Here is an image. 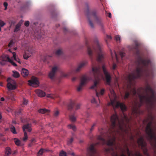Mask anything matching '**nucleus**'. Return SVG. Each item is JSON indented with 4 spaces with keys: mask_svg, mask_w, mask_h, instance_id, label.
I'll return each instance as SVG.
<instances>
[{
    "mask_svg": "<svg viewBox=\"0 0 156 156\" xmlns=\"http://www.w3.org/2000/svg\"><path fill=\"white\" fill-rule=\"evenodd\" d=\"M92 73L94 80V84L90 87V89H94L97 87L101 79L103 78V74L100 66L93 67Z\"/></svg>",
    "mask_w": 156,
    "mask_h": 156,
    "instance_id": "nucleus-5",
    "label": "nucleus"
},
{
    "mask_svg": "<svg viewBox=\"0 0 156 156\" xmlns=\"http://www.w3.org/2000/svg\"><path fill=\"white\" fill-rule=\"evenodd\" d=\"M29 22L28 21H26L25 22L24 25L26 27H28L29 25Z\"/></svg>",
    "mask_w": 156,
    "mask_h": 156,
    "instance_id": "nucleus-53",
    "label": "nucleus"
},
{
    "mask_svg": "<svg viewBox=\"0 0 156 156\" xmlns=\"http://www.w3.org/2000/svg\"><path fill=\"white\" fill-rule=\"evenodd\" d=\"M139 147H140L143 151L144 154L146 156H149L147 152V150L146 147V144L144 141V140L142 137L139 138L137 141Z\"/></svg>",
    "mask_w": 156,
    "mask_h": 156,
    "instance_id": "nucleus-8",
    "label": "nucleus"
},
{
    "mask_svg": "<svg viewBox=\"0 0 156 156\" xmlns=\"http://www.w3.org/2000/svg\"><path fill=\"white\" fill-rule=\"evenodd\" d=\"M3 5L5 7V10H6L7 9V7L8 5V3L6 2H4Z\"/></svg>",
    "mask_w": 156,
    "mask_h": 156,
    "instance_id": "nucleus-50",
    "label": "nucleus"
},
{
    "mask_svg": "<svg viewBox=\"0 0 156 156\" xmlns=\"http://www.w3.org/2000/svg\"><path fill=\"white\" fill-rule=\"evenodd\" d=\"M1 100L2 101H4L5 100L4 98H2L1 99Z\"/></svg>",
    "mask_w": 156,
    "mask_h": 156,
    "instance_id": "nucleus-62",
    "label": "nucleus"
},
{
    "mask_svg": "<svg viewBox=\"0 0 156 156\" xmlns=\"http://www.w3.org/2000/svg\"><path fill=\"white\" fill-rule=\"evenodd\" d=\"M21 73L23 76L26 77L28 75L29 73L27 70L24 68H23L21 71Z\"/></svg>",
    "mask_w": 156,
    "mask_h": 156,
    "instance_id": "nucleus-21",
    "label": "nucleus"
},
{
    "mask_svg": "<svg viewBox=\"0 0 156 156\" xmlns=\"http://www.w3.org/2000/svg\"><path fill=\"white\" fill-rule=\"evenodd\" d=\"M62 50L60 49H58L55 52V54L58 55H62Z\"/></svg>",
    "mask_w": 156,
    "mask_h": 156,
    "instance_id": "nucleus-34",
    "label": "nucleus"
},
{
    "mask_svg": "<svg viewBox=\"0 0 156 156\" xmlns=\"http://www.w3.org/2000/svg\"><path fill=\"white\" fill-rule=\"evenodd\" d=\"M7 87L9 90H14L16 88V83L13 81L9 82L7 84Z\"/></svg>",
    "mask_w": 156,
    "mask_h": 156,
    "instance_id": "nucleus-18",
    "label": "nucleus"
},
{
    "mask_svg": "<svg viewBox=\"0 0 156 156\" xmlns=\"http://www.w3.org/2000/svg\"><path fill=\"white\" fill-rule=\"evenodd\" d=\"M12 53L14 60L20 64L21 63V62L20 61V60L18 58H16V53L15 52H13Z\"/></svg>",
    "mask_w": 156,
    "mask_h": 156,
    "instance_id": "nucleus-29",
    "label": "nucleus"
},
{
    "mask_svg": "<svg viewBox=\"0 0 156 156\" xmlns=\"http://www.w3.org/2000/svg\"><path fill=\"white\" fill-rule=\"evenodd\" d=\"M73 141V138H71L70 140L68 141L67 144L69 145H70Z\"/></svg>",
    "mask_w": 156,
    "mask_h": 156,
    "instance_id": "nucleus-45",
    "label": "nucleus"
},
{
    "mask_svg": "<svg viewBox=\"0 0 156 156\" xmlns=\"http://www.w3.org/2000/svg\"><path fill=\"white\" fill-rule=\"evenodd\" d=\"M24 137L22 141L20 140L17 138H14V142L16 145L19 146H22L24 145V142L27 140L28 137L26 132H24Z\"/></svg>",
    "mask_w": 156,
    "mask_h": 156,
    "instance_id": "nucleus-14",
    "label": "nucleus"
},
{
    "mask_svg": "<svg viewBox=\"0 0 156 156\" xmlns=\"http://www.w3.org/2000/svg\"><path fill=\"white\" fill-rule=\"evenodd\" d=\"M28 103V101L27 100H26L25 99H23V104L24 105H26Z\"/></svg>",
    "mask_w": 156,
    "mask_h": 156,
    "instance_id": "nucleus-52",
    "label": "nucleus"
},
{
    "mask_svg": "<svg viewBox=\"0 0 156 156\" xmlns=\"http://www.w3.org/2000/svg\"><path fill=\"white\" fill-rule=\"evenodd\" d=\"M94 43L96 46V48H93V49L97 54V60L99 62H101L104 58L105 53L102 50L103 45L101 43L99 42L96 37L94 40Z\"/></svg>",
    "mask_w": 156,
    "mask_h": 156,
    "instance_id": "nucleus-6",
    "label": "nucleus"
},
{
    "mask_svg": "<svg viewBox=\"0 0 156 156\" xmlns=\"http://www.w3.org/2000/svg\"><path fill=\"white\" fill-rule=\"evenodd\" d=\"M96 126V123H94L93 125L92 126L91 128L90 129V133H91L92 131L94 129V127Z\"/></svg>",
    "mask_w": 156,
    "mask_h": 156,
    "instance_id": "nucleus-43",
    "label": "nucleus"
},
{
    "mask_svg": "<svg viewBox=\"0 0 156 156\" xmlns=\"http://www.w3.org/2000/svg\"><path fill=\"white\" fill-rule=\"evenodd\" d=\"M11 154V149L9 147H7L5 148V154L9 156Z\"/></svg>",
    "mask_w": 156,
    "mask_h": 156,
    "instance_id": "nucleus-27",
    "label": "nucleus"
},
{
    "mask_svg": "<svg viewBox=\"0 0 156 156\" xmlns=\"http://www.w3.org/2000/svg\"><path fill=\"white\" fill-rule=\"evenodd\" d=\"M29 84L34 87H37L39 86V82L36 77H32L31 79L28 81Z\"/></svg>",
    "mask_w": 156,
    "mask_h": 156,
    "instance_id": "nucleus-15",
    "label": "nucleus"
},
{
    "mask_svg": "<svg viewBox=\"0 0 156 156\" xmlns=\"http://www.w3.org/2000/svg\"><path fill=\"white\" fill-rule=\"evenodd\" d=\"M87 64V62L86 61H83L81 62L78 65L77 67L76 68L71 70V73L70 74H65L64 76L65 77H66L71 74H74L79 72L82 69L86 66Z\"/></svg>",
    "mask_w": 156,
    "mask_h": 156,
    "instance_id": "nucleus-11",
    "label": "nucleus"
},
{
    "mask_svg": "<svg viewBox=\"0 0 156 156\" xmlns=\"http://www.w3.org/2000/svg\"><path fill=\"white\" fill-rule=\"evenodd\" d=\"M105 91V90L104 89H101L100 92H98L97 90H96L95 92L96 96L98 98H99V97L103 95ZM98 99L99 100V102H98L96 101L95 98H93L91 100V103L93 104H94L96 105V107H98V106H99L100 104L99 98H98Z\"/></svg>",
    "mask_w": 156,
    "mask_h": 156,
    "instance_id": "nucleus-12",
    "label": "nucleus"
},
{
    "mask_svg": "<svg viewBox=\"0 0 156 156\" xmlns=\"http://www.w3.org/2000/svg\"><path fill=\"white\" fill-rule=\"evenodd\" d=\"M33 145V143H32L31 142V143L30 144H29V146H30V147H31L32 146V145Z\"/></svg>",
    "mask_w": 156,
    "mask_h": 156,
    "instance_id": "nucleus-63",
    "label": "nucleus"
},
{
    "mask_svg": "<svg viewBox=\"0 0 156 156\" xmlns=\"http://www.w3.org/2000/svg\"><path fill=\"white\" fill-rule=\"evenodd\" d=\"M115 39L116 41H118L119 40H120V37L119 35H116L115 36Z\"/></svg>",
    "mask_w": 156,
    "mask_h": 156,
    "instance_id": "nucleus-46",
    "label": "nucleus"
},
{
    "mask_svg": "<svg viewBox=\"0 0 156 156\" xmlns=\"http://www.w3.org/2000/svg\"><path fill=\"white\" fill-rule=\"evenodd\" d=\"M68 127L69 129H72L74 131H75L76 130V126L73 125L69 124L68 126Z\"/></svg>",
    "mask_w": 156,
    "mask_h": 156,
    "instance_id": "nucleus-33",
    "label": "nucleus"
},
{
    "mask_svg": "<svg viewBox=\"0 0 156 156\" xmlns=\"http://www.w3.org/2000/svg\"><path fill=\"white\" fill-rule=\"evenodd\" d=\"M139 45L138 43H136L135 45H132L129 48L130 51L136 52L137 56L135 62L136 65V70L128 76V79L130 83L137 78H141L143 77L151 78L154 76L152 69L149 67L151 66V61L149 59H144L141 57L138 48Z\"/></svg>",
    "mask_w": 156,
    "mask_h": 156,
    "instance_id": "nucleus-2",
    "label": "nucleus"
},
{
    "mask_svg": "<svg viewBox=\"0 0 156 156\" xmlns=\"http://www.w3.org/2000/svg\"><path fill=\"white\" fill-rule=\"evenodd\" d=\"M36 93L40 97H44L46 95L45 92L40 90H37L35 91Z\"/></svg>",
    "mask_w": 156,
    "mask_h": 156,
    "instance_id": "nucleus-20",
    "label": "nucleus"
},
{
    "mask_svg": "<svg viewBox=\"0 0 156 156\" xmlns=\"http://www.w3.org/2000/svg\"><path fill=\"white\" fill-rule=\"evenodd\" d=\"M9 62L10 63L14 66H17L16 64L11 59H9Z\"/></svg>",
    "mask_w": 156,
    "mask_h": 156,
    "instance_id": "nucleus-40",
    "label": "nucleus"
},
{
    "mask_svg": "<svg viewBox=\"0 0 156 156\" xmlns=\"http://www.w3.org/2000/svg\"><path fill=\"white\" fill-rule=\"evenodd\" d=\"M21 110H20V111H19L18 112H17V114L18 115H20V114H21Z\"/></svg>",
    "mask_w": 156,
    "mask_h": 156,
    "instance_id": "nucleus-64",
    "label": "nucleus"
},
{
    "mask_svg": "<svg viewBox=\"0 0 156 156\" xmlns=\"http://www.w3.org/2000/svg\"><path fill=\"white\" fill-rule=\"evenodd\" d=\"M36 142V140H35L33 138V139H32V140H31V142L32 143H33V144H34Z\"/></svg>",
    "mask_w": 156,
    "mask_h": 156,
    "instance_id": "nucleus-56",
    "label": "nucleus"
},
{
    "mask_svg": "<svg viewBox=\"0 0 156 156\" xmlns=\"http://www.w3.org/2000/svg\"><path fill=\"white\" fill-rule=\"evenodd\" d=\"M13 44V40H11L10 41L9 43V44L8 45V46L9 47H11L12 46V45Z\"/></svg>",
    "mask_w": 156,
    "mask_h": 156,
    "instance_id": "nucleus-51",
    "label": "nucleus"
},
{
    "mask_svg": "<svg viewBox=\"0 0 156 156\" xmlns=\"http://www.w3.org/2000/svg\"><path fill=\"white\" fill-rule=\"evenodd\" d=\"M122 139L124 142V149L120 148L122 153L120 156H134V155L132 152H130L127 146V144L126 142V139L125 138L124 135H122Z\"/></svg>",
    "mask_w": 156,
    "mask_h": 156,
    "instance_id": "nucleus-7",
    "label": "nucleus"
},
{
    "mask_svg": "<svg viewBox=\"0 0 156 156\" xmlns=\"http://www.w3.org/2000/svg\"><path fill=\"white\" fill-rule=\"evenodd\" d=\"M76 78L75 77H74L72 79V81H74L76 80Z\"/></svg>",
    "mask_w": 156,
    "mask_h": 156,
    "instance_id": "nucleus-59",
    "label": "nucleus"
},
{
    "mask_svg": "<svg viewBox=\"0 0 156 156\" xmlns=\"http://www.w3.org/2000/svg\"><path fill=\"white\" fill-rule=\"evenodd\" d=\"M135 156H142L140 152L138 151H136L135 153Z\"/></svg>",
    "mask_w": 156,
    "mask_h": 156,
    "instance_id": "nucleus-44",
    "label": "nucleus"
},
{
    "mask_svg": "<svg viewBox=\"0 0 156 156\" xmlns=\"http://www.w3.org/2000/svg\"><path fill=\"white\" fill-rule=\"evenodd\" d=\"M69 119L70 120L73 122H75L76 121V118L74 114L71 115L69 116Z\"/></svg>",
    "mask_w": 156,
    "mask_h": 156,
    "instance_id": "nucleus-30",
    "label": "nucleus"
},
{
    "mask_svg": "<svg viewBox=\"0 0 156 156\" xmlns=\"http://www.w3.org/2000/svg\"><path fill=\"white\" fill-rule=\"evenodd\" d=\"M129 138L130 139L131 141H133L134 140V137L133 135H132L131 133H130V134L129 135Z\"/></svg>",
    "mask_w": 156,
    "mask_h": 156,
    "instance_id": "nucleus-49",
    "label": "nucleus"
},
{
    "mask_svg": "<svg viewBox=\"0 0 156 156\" xmlns=\"http://www.w3.org/2000/svg\"><path fill=\"white\" fill-rule=\"evenodd\" d=\"M10 130L14 134H16L17 132L16 131L15 128L13 126H11L10 128Z\"/></svg>",
    "mask_w": 156,
    "mask_h": 156,
    "instance_id": "nucleus-32",
    "label": "nucleus"
},
{
    "mask_svg": "<svg viewBox=\"0 0 156 156\" xmlns=\"http://www.w3.org/2000/svg\"><path fill=\"white\" fill-rule=\"evenodd\" d=\"M124 118L120 120L117 114L115 113L112 115L111 118V125L110 128L107 131H105L102 128H99L98 131L100 135L97 136L98 142L95 144H92L88 150V156H98V154L95 148V147L97 145L106 144L109 147L105 149L106 152L112 153L113 156H118L117 152V147L115 143L116 135H119L122 136V132L126 134H128V130L124 128L125 126L124 119L127 122L129 119L127 116L124 114Z\"/></svg>",
    "mask_w": 156,
    "mask_h": 156,
    "instance_id": "nucleus-1",
    "label": "nucleus"
},
{
    "mask_svg": "<svg viewBox=\"0 0 156 156\" xmlns=\"http://www.w3.org/2000/svg\"><path fill=\"white\" fill-rule=\"evenodd\" d=\"M31 55H27V52H26L23 55L24 58L25 59H27Z\"/></svg>",
    "mask_w": 156,
    "mask_h": 156,
    "instance_id": "nucleus-38",
    "label": "nucleus"
},
{
    "mask_svg": "<svg viewBox=\"0 0 156 156\" xmlns=\"http://www.w3.org/2000/svg\"><path fill=\"white\" fill-rule=\"evenodd\" d=\"M91 77L88 76L86 75L83 76L81 78L80 84L77 87V91H80L81 90L83 87L86 85L87 82L91 80Z\"/></svg>",
    "mask_w": 156,
    "mask_h": 156,
    "instance_id": "nucleus-9",
    "label": "nucleus"
},
{
    "mask_svg": "<svg viewBox=\"0 0 156 156\" xmlns=\"http://www.w3.org/2000/svg\"><path fill=\"white\" fill-rule=\"evenodd\" d=\"M87 53L91 60L93 58V51L90 47L87 48Z\"/></svg>",
    "mask_w": 156,
    "mask_h": 156,
    "instance_id": "nucleus-22",
    "label": "nucleus"
},
{
    "mask_svg": "<svg viewBox=\"0 0 156 156\" xmlns=\"http://www.w3.org/2000/svg\"><path fill=\"white\" fill-rule=\"evenodd\" d=\"M59 114V112L58 111H56L54 112L53 115L55 117H57Z\"/></svg>",
    "mask_w": 156,
    "mask_h": 156,
    "instance_id": "nucleus-41",
    "label": "nucleus"
},
{
    "mask_svg": "<svg viewBox=\"0 0 156 156\" xmlns=\"http://www.w3.org/2000/svg\"><path fill=\"white\" fill-rule=\"evenodd\" d=\"M148 120L154 121V117L153 116L151 113L148 115Z\"/></svg>",
    "mask_w": 156,
    "mask_h": 156,
    "instance_id": "nucleus-35",
    "label": "nucleus"
},
{
    "mask_svg": "<svg viewBox=\"0 0 156 156\" xmlns=\"http://www.w3.org/2000/svg\"><path fill=\"white\" fill-rule=\"evenodd\" d=\"M86 15L88 23L91 28H94V24L91 20L93 18L95 22L98 25L102 27L103 26V20L101 17L99 15L96 10L90 11L88 8L86 11Z\"/></svg>",
    "mask_w": 156,
    "mask_h": 156,
    "instance_id": "nucleus-4",
    "label": "nucleus"
},
{
    "mask_svg": "<svg viewBox=\"0 0 156 156\" xmlns=\"http://www.w3.org/2000/svg\"><path fill=\"white\" fill-rule=\"evenodd\" d=\"M6 62L2 60H0V64L2 65H4L6 64Z\"/></svg>",
    "mask_w": 156,
    "mask_h": 156,
    "instance_id": "nucleus-48",
    "label": "nucleus"
},
{
    "mask_svg": "<svg viewBox=\"0 0 156 156\" xmlns=\"http://www.w3.org/2000/svg\"><path fill=\"white\" fill-rule=\"evenodd\" d=\"M58 69V66H55L52 67L51 71L48 74L49 77L51 80L54 79L55 74Z\"/></svg>",
    "mask_w": 156,
    "mask_h": 156,
    "instance_id": "nucleus-17",
    "label": "nucleus"
},
{
    "mask_svg": "<svg viewBox=\"0 0 156 156\" xmlns=\"http://www.w3.org/2000/svg\"><path fill=\"white\" fill-rule=\"evenodd\" d=\"M86 116L87 118H88L90 116V115L89 113H87Z\"/></svg>",
    "mask_w": 156,
    "mask_h": 156,
    "instance_id": "nucleus-61",
    "label": "nucleus"
},
{
    "mask_svg": "<svg viewBox=\"0 0 156 156\" xmlns=\"http://www.w3.org/2000/svg\"><path fill=\"white\" fill-rule=\"evenodd\" d=\"M119 54L122 59V58L125 56V53L121 51L120 52Z\"/></svg>",
    "mask_w": 156,
    "mask_h": 156,
    "instance_id": "nucleus-47",
    "label": "nucleus"
},
{
    "mask_svg": "<svg viewBox=\"0 0 156 156\" xmlns=\"http://www.w3.org/2000/svg\"><path fill=\"white\" fill-rule=\"evenodd\" d=\"M13 74V76L15 78H18L20 76V74L17 72L15 71H12Z\"/></svg>",
    "mask_w": 156,
    "mask_h": 156,
    "instance_id": "nucleus-31",
    "label": "nucleus"
},
{
    "mask_svg": "<svg viewBox=\"0 0 156 156\" xmlns=\"http://www.w3.org/2000/svg\"><path fill=\"white\" fill-rule=\"evenodd\" d=\"M50 112L49 110L45 108L41 109L38 110V112L42 114L48 113Z\"/></svg>",
    "mask_w": 156,
    "mask_h": 156,
    "instance_id": "nucleus-25",
    "label": "nucleus"
},
{
    "mask_svg": "<svg viewBox=\"0 0 156 156\" xmlns=\"http://www.w3.org/2000/svg\"><path fill=\"white\" fill-rule=\"evenodd\" d=\"M44 149H41L39 151H38L37 154V156H39L38 155L40 154L41 155L42 154L43 152H44Z\"/></svg>",
    "mask_w": 156,
    "mask_h": 156,
    "instance_id": "nucleus-42",
    "label": "nucleus"
},
{
    "mask_svg": "<svg viewBox=\"0 0 156 156\" xmlns=\"http://www.w3.org/2000/svg\"><path fill=\"white\" fill-rule=\"evenodd\" d=\"M107 38L108 39H112L111 37L108 35L107 36Z\"/></svg>",
    "mask_w": 156,
    "mask_h": 156,
    "instance_id": "nucleus-58",
    "label": "nucleus"
},
{
    "mask_svg": "<svg viewBox=\"0 0 156 156\" xmlns=\"http://www.w3.org/2000/svg\"><path fill=\"white\" fill-rule=\"evenodd\" d=\"M108 16L109 18H111V13L109 12L108 13Z\"/></svg>",
    "mask_w": 156,
    "mask_h": 156,
    "instance_id": "nucleus-60",
    "label": "nucleus"
},
{
    "mask_svg": "<svg viewBox=\"0 0 156 156\" xmlns=\"http://www.w3.org/2000/svg\"><path fill=\"white\" fill-rule=\"evenodd\" d=\"M5 24V23L3 21L0 20V25L1 27H3Z\"/></svg>",
    "mask_w": 156,
    "mask_h": 156,
    "instance_id": "nucleus-54",
    "label": "nucleus"
},
{
    "mask_svg": "<svg viewBox=\"0 0 156 156\" xmlns=\"http://www.w3.org/2000/svg\"><path fill=\"white\" fill-rule=\"evenodd\" d=\"M80 104H76L75 101L71 100L68 105V108L69 109H71L74 108L76 110H77L80 108Z\"/></svg>",
    "mask_w": 156,
    "mask_h": 156,
    "instance_id": "nucleus-16",
    "label": "nucleus"
},
{
    "mask_svg": "<svg viewBox=\"0 0 156 156\" xmlns=\"http://www.w3.org/2000/svg\"><path fill=\"white\" fill-rule=\"evenodd\" d=\"M111 93L114 96H115V92L113 90H111Z\"/></svg>",
    "mask_w": 156,
    "mask_h": 156,
    "instance_id": "nucleus-57",
    "label": "nucleus"
},
{
    "mask_svg": "<svg viewBox=\"0 0 156 156\" xmlns=\"http://www.w3.org/2000/svg\"><path fill=\"white\" fill-rule=\"evenodd\" d=\"M21 25V23L19 22L16 26L14 30V32H16L20 30V26Z\"/></svg>",
    "mask_w": 156,
    "mask_h": 156,
    "instance_id": "nucleus-28",
    "label": "nucleus"
},
{
    "mask_svg": "<svg viewBox=\"0 0 156 156\" xmlns=\"http://www.w3.org/2000/svg\"><path fill=\"white\" fill-rule=\"evenodd\" d=\"M117 67L116 65L114 63L112 67V69L115 70Z\"/></svg>",
    "mask_w": 156,
    "mask_h": 156,
    "instance_id": "nucleus-55",
    "label": "nucleus"
},
{
    "mask_svg": "<svg viewBox=\"0 0 156 156\" xmlns=\"http://www.w3.org/2000/svg\"><path fill=\"white\" fill-rule=\"evenodd\" d=\"M102 69L105 75V80L106 81L107 84L110 85L111 83L112 77L110 74L107 71L105 66L103 65L102 66Z\"/></svg>",
    "mask_w": 156,
    "mask_h": 156,
    "instance_id": "nucleus-13",
    "label": "nucleus"
},
{
    "mask_svg": "<svg viewBox=\"0 0 156 156\" xmlns=\"http://www.w3.org/2000/svg\"><path fill=\"white\" fill-rule=\"evenodd\" d=\"M111 104L114 108H117L120 107L122 112L127 110V108L125 104L117 102L115 99L111 100Z\"/></svg>",
    "mask_w": 156,
    "mask_h": 156,
    "instance_id": "nucleus-10",
    "label": "nucleus"
},
{
    "mask_svg": "<svg viewBox=\"0 0 156 156\" xmlns=\"http://www.w3.org/2000/svg\"><path fill=\"white\" fill-rule=\"evenodd\" d=\"M47 97L52 99H55V98H58L59 97V96L57 94H48L47 95Z\"/></svg>",
    "mask_w": 156,
    "mask_h": 156,
    "instance_id": "nucleus-23",
    "label": "nucleus"
},
{
    "mask_svg": "<svg viewBox=\"0 0 156 156\" xmlns=\"http://www.w3.org/2000/svg\"><path fill=\"white\" fill-rule=\"evenodd\" d=\"M111 54V55L112 57V59H113L114 57L115 56V57L116 58V61L117 62H119V59L118 58V57L117 56V54L116 53V52L115 51H114V53H113L112 51L111 50L110 51Z\"/></svg>",
    "mask_w": 156,
    "mask_h": 156,
    "instance_id": "nucleus-26",
    "label": "nucleus"
},
{
    "mask_svg": "<svg viewBox=\"0 0 156 156\" xmlns=\"http://www.w3.org/2000/svg\"><path fill=\"white\" fill-rule=\"evenodd\" d=\"M131 92L133 96H135L137 93L136 89L135 88L132 89L131 90Z\"/></svg>",
    "mask_w": 156,
    "mask_h": 156,
    "instance_id": "nucleus-36",
    "label": "nucleus"
},
{
    "mask_svg": "<svg viewBox=\"0 0 156 156\" xmlns=\"http://www.w3.org/2000/svg\"><path fill=\"white\" fill-rule=\"evenodd\" d=\"M59 156H67L66 153L65 152L62 151L60 152Z\"/></svg>",
    "mask_w": 156,
    "mask_h": 156,
    "instance_id": "nucleus-39",
    "label": "nucleus"
},
{
    "mask_svg": "<svg viewBox=\"0 0 156 156\" xmlns=\"http://www.w3.org/2000/svg\"><path fill=\"white\" fill-rule=\"evenodd\" d=\"M10 59L7 55H2L0 58V60L4 61L6 62L8 61L9 62V59Z\"/></svg>",
    "mask_w": 156,
    "mask_h": 156,
    "instance_id": "nucleus-24",
    "label": "nucleus"
},
{
    "mask_svg": "<svg viewBox=\"0 0 156 156\" xmlns=\"http://www.w3.org/2000/svg\"><path fill=\"white\" fill-rule=\"evenodd\" d=\"M23 129L24 133V132H26V130L30 132L31 131L32 129L30 125L29 124L24 125L23 126Z\"/></svg>",
    "mask_w": 156,
    "mask_h": 156,
    "instance_id": "nucleus-19",
    "label": "nucleus"
},
{
    "mask_svg": "<svg viewBox=\"0 0 156 156\" xmlns=\"http://www.w3.org/2000/svg\"><path fill=\"white\" fill-rule=\"evenodd\" d=\"M146 92H150L151 94L150 96L148 94L147 96L141 95L138 93L140 99V106H141L145 102L148 105L151 109H154L156 111V95L151 87L147 85L145 89Z\"/></svg>",
    "mask_w": 156,
    "mask_h": 156,
    "instance_id": "nucleus-3",
    "label": "nucleus"
},
{
    "mask_svg": "<svg viewBox=\"0 0 156 156\" xmlns=\"http://www.w3.org/2000/svg\"><path fill=\"white\" fill-rule=\"evenodd\" d=\"M130 94V93L128 92H126L124 97V98L125 99H128L129 96Z\"/></svg>",
    "mask_w": 156,
    "mask_h": 156,
    "instance_id": "nucleus-37",
    "label": "nucleus"
}]
</instances>
